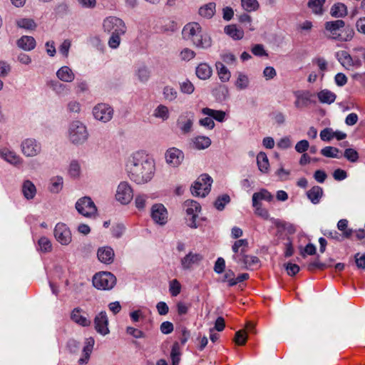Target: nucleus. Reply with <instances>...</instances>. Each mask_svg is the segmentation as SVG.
<instances>
[{
    "label": "nucleus",
    "mask_w": 365,
    "mask_h": 365,
    "mask_svg": "<svg viewBox=\"0 0 365 365\" xmlns=\"http://www.w3.org/2000/svg\"><path fill=\"white\" fill-rule=\"evenodd\" d=\"M126 170L132 181L139 185L147 183L154 176L155 160L143 151L135 152L128 159Z\"/></svg>",
    "instance_id": "1"
},
{
    "label": "nucleus",
    "mask_w": 365,
    "mask_h": 365,
    "mask_svg": "<svg viewBox=\"0 0 365 365\" xmlns=\"http://www.w3.org/2000/svg\"><path fill=\"white\" fill-rule=\"evenodd\" d=\"M324 29L329 34V38L341 42L351 41L355 34L351 26H345V22L341 19L325 22Z\"/></svg>",
    "instance_id": "2"
},
{
    "label": "nucleus",
    "mask_w": 365,
    "mask_h": 365,
    "mask_svg": "<svg viewBox=\"0 0 365 365\" xmlns=\"http://www.w3.org/2000/svg\"><path fill=\"white\" fill-rule=\"evenodd\" d=\"M68 137L73 144L82 145L88 140V132L83 123L75 120L69 125Z\"/></svg>",
    "instance_id": "3"
},
{
    "label": "nucleus",
    "mask_w": 365,
    "mask_h": 365,
    "mask_svg": "<svg viewBox=\"0 0 365 365\" xmlns=\"http://www.w3.org/2000/svg\"><path fill=\"white\" fill-rule=\"evenodd\" d=\"M273 200V195L266 189H261L259 192H255L252 195V206L255 208V215L262 217L264 220L269 218L268 210L262 207L261 200H266L271 202Z\"/></svg>",
    "instance_id": "4"
},
{
    "label": "nucleus",
    "mask_w": 365,
    "mask_h": 365,
    "mask_svg": "<svg viewBox=\"0 0 365 365\" xmlns=\"http://www.w3.org/2000/svg\"><path fill=\"white\" fill-rule=\"evenodd\" d=\"M212 182V179L209 175H201L190 188L192 194L197 197H205L210 191Z\"/></svg>",
    "instance_id": "5"
},
{
    "label": "nucleus",
    "mask_w": 365,
    "mask_h": 365,
    "mask_svg": "<svg viewBox=\"0 0 365 365\" xmlns=\"http://www.w3.org/2000/svg\"><path fill=\"white\" fill-rule=\"evenodd\" d=\"M116 282L115 277L110 272H99L93 277V286L102 290L111 289Z\"/></svg>",
    "instance_id": "6"
},
{
    "label": "nucleus",
    "mask_w": 365,
    "mask_h": 365,
    "mask_svg": "<svg viewBox=\"0 0 365 365\" xmlns=\"http://www.w3.org/2000/svg\"><path fill=\"white\" fill-rule=\"evenodd\" d=\"M103 27L106 32L116 34H125L127 29L124 21L115 16H109L105 19Z\"/></svg>",
    "instance_id": "7"
},
{
    "label": "nucleus",
    "mask_w": 365,
    "mask_h": 365,
    "mask_svg": "<svg viewBox=\"0 0 365 365\" xmlns=\"http://www.w3.org/2000/svg\"><path fill=\"white\" fill-rule=\"evenodd\" d=\"M336 58L346 69L351 68H359L362 66V61L359 58V55H356V53H354L353 56H351L346 51H339L336 53Z\"/></svg>",
    "instance_id": "8"
},
{
    "label": "nucleus",
    "mask_w": 365,
    "mask_h": 365,
    "mask_svg": "<svg viewBox=\"0 0 365 365\" xmlns=\"http://www.w3.org/2000/svg\"><path fill=\"white\" fill-rule=\"evenodd\" d=\"M183 207L187 215L190 217L187 218V225L191 228H197L198 225L196 223V218L201 210L200 205L195 200H187L185 201Z\"/></svg>",
    "instance_id": "9"
},
{
    "label": "nucleus",
    "mask_w": 365,
    "mask_h": 365,
    "mask_svg": "<svg viewBox=\"0 0 365 365\" xmlns=\"http://www.w3.org/2000/svg\"><path fill=\"white\" fill-rule=\"evenodd\" d=\"M247 247V240L241 239L236 240L232 246V250L234 252L232 259L237 264L243 266L247 255H246Z\"/></svg>",
    "instance_id": "10"
},
{
    "label": "nucleus",
    "mask_w": 365,
    "mask_h": 365,
    "mask_svg": "<svg viewBox=\"0 0 365 365\" xmlns=\"http://www.w3.org/2000/svg\"><path fill=\"white\" fill-rule=\"evenodd\" d=\"M94 118L103 123L110 121L113 115V109L106 103H98L93 108Z\"/></svg>",
    "instance_id": "11"
},
{
    "label": "nucleus",
    "mask_w": 365,
    "mask_h": 365,
    "mask_svg": "<svg viewBox=\"0 0 365 365\" xmlns=\"http://www.w3.org/2000/svg\"><path fill=\"white\" fill-rule=\"evenodd\" d=\"M21 150L26 157H35L41 153V145L34 138H26L21 142Z\"/></svg>",
    "instance_id": "12"
},
{
    "label": "nucleus",
    "mask_w": 365,
    "mask_h": 365,
    "mask_svg": "<svg viewBox=\"0 0 365 365\" xmlns=\"http://www.w3.org/2000/svg\"><path fill=\"white\" fill-rule=\"evenodd\" d=\"M150 216L154 222L160 226H163L168 222V212L163 204H154L151 207Z\"/></svg>",
    "instance_id": "13"
},
{
    "label": "nucleus",
    "mask_w": 365,
    "mask_h": 365,
    "mask_svg": "<svg viewBox=\"0 0 365 365\" xmlns=\"http://www.w3.org/2000/svg\"><path fill=\"white\" fill-rule=\"evenodd\" d=\"M76 208L80 214L85 217H91L97 211L94 202L88 197L79 199L76 203Z\"/></svg>",
    "instance_id": "14"
},
{
    "label": "nucleus",
    "mask_w": 365,
    "mask_h": 365,
    "mask_svg": "<svg viewBox=\"0 0 365 365\" xmlns=\"http://www.w3.org/2000/svg\"><path fill=\"white\" fill-rule=\"evenodd\" d=\"M53 233L56 240L62 245H68L72 240L71 230L64 223H58Z\"/></svg>",
    "instance_id": "15"
},
{
    "label": "nucleus",
    "mask_w": 365,
    "mask_h": 365,
    "mask_svg": "<svg viewBox=\"0 0 365 365\" xmlns=\"http://www.w3.org/2000/svg\"><path fill=\"white\" fill-rule=\"evenodd\" d=\"M133 197V190L128 182H121L116 190L115 198L122 204L126 205L129 203Z\"/></svg>",
    "instance_id": "16"
},
{
    "label": "nucleus",
    "mask_w": 365,
    "mask_h": 365,
    "mask_svg": "<svg viewBox=\"0 0 365 365\" xmlns=\"http://www.w3.org/2000/svg\"><path fill=\"white\" fill-rule=\"evenodd\" d=\"M166 163L173 168L178 167L184 159V153L182 150L176 148L168 149L165 153Z\"/></svg>",
    "instance_id": "17"
},
{
    "label": "nucleus",
    "mask_w": 365,
    "mask_h": 365,
    "mask_svg": "<svg viewBox=\"0 0 365 365\" xmlns=\"http://www.w3.org/2000/svg\"><path fill=\"white\" fill-rule=\"evenodd\" d=\"M194 118L192 112H185L179 116L177 125L182 134H187L192 131Z\"/></svg>",
    "instance_id": "18"
},
{
    "label": "nucleus",
    "mask_w": 365,
    "mask_h": 365,
    "mask_svg": "<svg viewBox=\"0 0 365 365\" xmlns=\"http://www.w3.org/2000/svg\"><path fill=\"white\" fill-rule=\"evenodd\" d=\"M201 31L202 28L198 23L191 22L184 26L182 35L184 39L191 41L194 45Z\"/></svg>",
    "instance_id": "19"
},
{
    "label": "nucleus",
    "mask_w": 365,
    "mask_h": 365,
    "mask_svg": "<svg viewBox=\"0 0 365 365\" xmlns=\"http://www.w3.org/2000/svg\"><path fill=\"white\" fill-rule=\"evenodd\" d=\"M94 325L96 331L101 335L109 334L108 319L105 311L98 313L94 318Z\"/></svg>",
    "instance_id": "20"
},
{
    "label": "nucleus",
    "mask_w": 365,
    "mask_h": 365,
    "mask_svg": "<svg viewBox=\"0 0 365 365\" xmlns=\"http://www.w3.org/2000/svg\"><path fill=\"white\" fill-rule=\"evenodd\" d=\"M97 257L101 262L105 264H110L114 261V250L109 246L101 247L97 250Z\"/></svg>",
    "instance_id": "21"
},
{
    "label": "nucleus",
    "mask_w": 365,
    "mask_h": 365,
    "mask_svg": "<svg viewBox=\"0 0 365 365\" xmlns=\"http://www.w3.org/2000/svg\"><path fill=\"white\" fill-rule=\"evenodd\" d=\"M296 98L294 106L297 109L307 107L311 103L312 95L307 91H297L294 93Z\"/></svg>",
    "instance_id": "22"
},
{
    "label": "nucleus",
    "mask_w": 365,
    "mask_h": 365,
    "mask_svg": "<svg viewBox=\"0 0 365 365\" xmlns=\"http://www.w3.org/2000/svg\"><path fill=\"white\" fill-rule=\"evenodd\" d=\"M203 259V256L198 253L190 252L180 260L183 269H190L193 265L198 264Z\"/></svg>",
    "instance_id": "23"
},
{
    "label": "nucleus",
    "mask_w": 365,
    "mask_h": 365,
    "mask_svg": "<svg viewBox=\"0 0 365 365\" xmlns=\"http://www.w3.org/2000/svg\"><path fill=\"white\" fill-rule=\"evenodd\" d=\"M0 156L5 161L14 165H20L23 162L22 158L15 151L7 148L0 150Z\"/></svg>",
    "instance_id": "24"
},
{
    "label": "nucleus",
    "mask_w": 365,
    "mask_h": 365,
    "mask_svg": "<svg viewBox=\"0 0 365 365\" xmlns=\"http://www.w3.org/2000/svg\"><path fill=\"white\" fill-rule=\"evenodd\" d=\"M16 45L24 51H30L35 48L36 41L33 36H22L17 40Z\"/></svg>",
    "instance_id": "25"
},
{
    "label": "nucleus",
    "mask_w": 365,
    "mask_h": 365,
    "mask_svg": "<svg viewBox=\"0 0 365 365\" xmlns=\"http://www.w3.org/2000/svg\"><path fill=\"white\" fill-rule=\"evenodd\" d=\"M21 192L26 200H32L36 196V187L31 180H26L22 183Z\"/></svg>",
    "instance_id": "26"
},
{
    "label": "nucleus",
    "mask_w": 365,
    "mask_h": 365,
    "mask_svg": "<svg viewBox=\"0 0 365 365\" xmlns=\"http://www.w3.org/2000/svg\"><path fill=\"white\" fill-rule=\"evenodd\" d=\"M324 191L322 187L318 185L313 186L310 190L307 192V198L314 205L319 204L322 196Z\"/></svg>",
    "instance_id": "27"
},
{
    "label": "nucleus",
    "mask_w": 365,
    "mask_h": 365,
    "mask_svg": "<svg viewBox=\"0 0 365 365\" xmlns=\"http://www.w3.org/2000/svg\"><path fill=\"white\" fill-rule=\"evenodd\" d=\"M56 76L60 81L66 83L72 82L75 78L74 73L66 66L60 68L56 72Z\"/></svg>",
    "instance_id": "28"
},
{
    "label": "nucleus",
    "mask_w": 365,
    "mask_h": 365,
    "mask_svg": "<svg viewBox=\"0 0 365 365\" xmlns=\"http://www.w3.org/2000/svg\"><path fill=\"white\" fill-rule=\"evenodd\" d=\"M348 14L347 6L341 2L334 4L330 9V14L334 18H343Z\"/></svg>",
    "instance_id": "29"
},
{
    "label": "nucleus",
    "mask_w": 365,
    "mask_h": 365,
    "mask_svg": "<svg viewBox=\"0 0 365 365\" xmlns=\"http://www.w3.org/2000/svg\"><path fill=\"white\" fill-rule=\"evenodd\" d=\"M82 309L80 308H75L71 315V319L76 324L82 327H88L91 324V321L84 315L81 314Z\"/></svg>",
    "instance_id": "30"
},
{
    "label": "nucleus",
    "mask_w": 365,
    "mask_h": 365,
    "mask_svg": "<svg viewBox=\"0 0 365 365\" xmlns=\"http://www.w3.org/2000/svg\"><path fill=\"white\" fill-rule=\"evenodd\" d=\"M195 73L200 79L207 80L211 77L212 70L207 63H201L197 66Z\"/></svg>",
    "instance_id": "31"
},
{
    "label": "nucleus",
    "mask_w": 365,
    "mask_h": 365,
    "mask_svg": "<svg viewBox=\"0 0 365 365\" xmlns=\"http://www.w3.org/2000/svg\"><path fill=\"white\" fill-rule=\"evenodd\" d=\"M192 147L197 150H204L211 145V140L209 137L199 135L192 139Z\"/></svg>",
    "instance_id": "32"
},
{
    "label": "nucleus",
    "mask_w": 365,
    "mask_h": 365,
    "mask_svg": "<svg viewBox=\"0 0 365 365\" xmlns=\"http://www.w3.org/2000/svg\"><path fill=\"white\" fill-rule=\"evenodd\" d=\"M225 33L234 40H240L244 36V31L239 29L235 24H231L225 27Z\"/></svg>",
    "instance_id": "33"
},
{
    "label": "nucleus",
    "mask_w": 365,
    "mask_h": 365,
    "mask_svg": "<svg viewBox=\"0 0 365 365\" xmlns=\"http://www.w3.org/2000/svg\"><path fill=\"white\" fill-rule=\"evenodd\" d=\"M194 45L197 48L207 49L212 46L211 37L207 34L201 31Z\"/></svg>",
    "instance_id": "34"
},
{
    "label": "nucleus",
    "mask_w": 365,
    "mask_h": 365,
    "mask_svg": "<svg viewBox=\"0 0 365 365\" xmlns=\"http://www.w3.org/2000/svg\"><path fill=\"white\" fill-rule=\"evenodd\" d=\"M202 113L211 117L212 118L216 120L218 122H223L225 120V112L222 110H217L211 109L209 108H204L202 109Z\"/></svg>",
    "instance_id": "35"
},
{
    "label": "nucleus",
    "mask_w": 365,
    "mask_h": 365,
    "mask_svg": "<svg viewBox=\"0 0 365 365\" xmlns=\"http://www.w3.org/2000/svg\"><path fill=\"white\" fill-rule=\"evenodd\" d=\"M317 97L321 103L331 104L335 101L336 96L334 93L324 89L317 93Z\"/></svg>",
    "instance_id": "36"
},
{
    "label": "nucleus",
    "mask_w": 365,
    "mask_h": 365,
    "mask_svg": "<svg viewBox=\"0 0 365 365\" xmlns=\"http://www.w3.org/2000/svg\"><path fill=\"white\" fill-rule=\"evenodd\" d=\"M215 66L220 80L224 83L227 82L231 77V73L227 68L220 61L216 62Z\"/></svg>",
    "instance_id": "37"
},
{
    "label": "nucleus",
    "mask_w": 365,
    "mask_h": 365,
    "mask_svg": "<svg viewBox=\"0 0 365 365\" xmlns=\"http://www.w3.org/2000/svg\"><path fill=\"white\" fill-rule=\"evenodd\" d=\"M325 1L326 0H309L307 6L313 14L321 16L324 14L323 6Z\"/></svg>",
    "instance_id": "38"
},
{
    "label": "nucleus",
    "mask_w": 365,
    "mask_h": 365,
    "mask_svg": "<svg viewBox=\"0 0 365 365\" xmlns=\"http://www.w3.org/2000/svg\"><path fill=\"white\" fill-rule=\"evenodd\" d=\"M257 163L259 170L264 173H267L269 170V160L264 152H260L257 155Z\"/></svg>",
    "instance_id": "39"
},
{
    "label": "nucleus",
    "mask_w": 365,
    "mask_h": 365,
    "mask_svg": "<svg viewBox=\"0 0 365 365\" xmlns=\"http://www.w3.org/2000/svg\"><path fill=\"white\" fill-rule=\"evenodd\" d=\"M215 3H208L199 9V14L202 17L210 19L215 14Z\"/></svg>",
    "instance_id": "40"
},
{
    "label": "nucleus",
    "mask_w": 365,
    "mask_h": 365,
    "mask_svg": "<svg viewBox=\"0 0 365 365\" xmlns=\"http://www.w3.org/2000/svg\"><path fill=\"white\" fill-rule=\"evenodd\" d=\"M16 26L26 30H35L37 27L36 23L30 18H21L16 21Z\"/></svg>",
    "instance_id": "41"
},
{
    "label": "nucleus",
    "mask_w": 365,
    "mask_h": 365,
    "mask_svg": "<svg viewBox=\"0 0 365 365\" xmlns=\"http://www.w3.org/2000/svg\"><path fill=\"white\" fill-rule=\"evenodd\" d=\"M153 116H155L157 118H160L163 120H168L170 117L168 108L162 104L159 105L154 110Z\"/></svg>",
    "instance_id": "42"
},
{
    "label": "nucleus",
    "mask_w": 365,
    "mask_h": 365,
    "mask_svg": "<svg viewBox=\"0 0 365 365\" xmlns=\"http://www.w3.org/2000/svg\"><path fill=\"white\" fill-rule=\"evenodd\" d=\"M63 180L61 176H56L51 179L49 190L53 193L59 192L63 188Z\"/></svg>",
    "instance_id": "43"
},
{
    "label": "nucleus",
    "mask_w": 365,
    "mask_h": 365,
    "mask_svg": "<svg viewBox=\"0 0 365 365\" xmlns=\"http://www.w3.org/2000/svg\"><path fill=\"white\" fill-rule=\"evenodd\" d=\"M348 227V220L346 219L340 220L337 223V228L342 232V235L344 238L349 239L353 234V230L351 229L347 228Z\"/></svg>",
    "instance_id": "44"
},
{
    "label": "nucleus",
    "mask_w": 365,
    "mask_h": 365,
    "mask_svg": "<svg viewBox=\"0 0 365 365\" xmlns=\"http://www.w3.org/2000/svg\"><path fill=\"white\" fill-rule=\"evenodd\" d=\"M170 357L172 359V365H178L180 361V348L178 342L173 344Z\"/></svg>",
    "instance_id": "45"
},
{
    "label": "nucleus",
    "mask_w": 365,
    "mask_h": 365,
    "mask_svg": "<svg viewBox=\"0 0 365 365\" xmlns=\"http://www.w3.org/2000/svg\"><path fill=\"white\" fill-rule=\"evenodd\" d=\"M340 150L332 146H327L321 150V154L327 158H340Z\"/></svg>",
    "instance_id": "46"
},
{
    "label": "nucleus",
    "mask_w": 365,
    "mask_h": 365,
    "mask_svg": "<svg viewBox=\"0 0 365 365\" xmlns=\"http://www.w3.org/2000/svg\"><path fill=\"white\" fill-rule=\"evenodd\" d=\"M49 86L58 95L67 93L68 91L66 85L57 81H51Z\"/></svg>",
    "instance_id": "47"
},
{
    "label": "nucleus",
    "mask_w": 365,
    "mask_h": 365,
    "mask_svg": "<svg viewBox=\"0 0 365 365\" xmlns=\"http://www.w3.org/2000/svg\"><path fill=\"white\" fill-rule=\"evenodd\" d=\"M135 75L140 82L145 83L150 78V72L146 66H141L136 71Z\"/></svg>",
    "instance_id": "48"
},
{
    "label": "nucleus",
    "mask_w": 365,
    "mask_h": 365,
    "mask_svg": "<svg viewBox=\"0 0 365 365\" xmlns=\"http://www.w3.org/2000/svg\"><path fill=\"white\" fill-rule=\"evenodd\" d=\"M241 5L248 12L256 11L259 6L257 0H241Z\"/></svg>",
    "instance_id": "49"
},
{
    "label": "nucleus",
    "mask_w": 365,
    "mask_h": 365,
    "mask_svg": "<svg viewBox=\"0 0 365 365\" xmlns=\"http://www.w3.org/2000/svg\"><path fill=\"white\" fill-rule=\"evenodd\" d=\"M163 96L165 100L173 101L178 96L177 91L171 86H167L163 88Z\"/></svg>",
    "instance_id": "50"
},
{
    "label": "nucleus",
    "mask_w": 365,
    "mask_h": 365,
    "mask_svg": "<svg viewBox=\"0 0 365 365\" xmlns=\"http://www.w3.org/2000/svg\"><path fill=\"white\" fill-rule=\"evenodd\" d=\"M68 173L72 178H78L81 174V165L77 160H72L69 165Z\"/></svg>",
    "instance_id": "51"
},
{
    "label": "nucleus",
    "mask_w": 365,
    "mask_h": 365,
    "mask_svg": "<svg viewBox=\"0 0 365 365\" xmlns=\"http://www.w3.org/2000/svg\"><path fill=\"white\" fill-rule=\"evenodd\" d=\"M230 197L227 194L219 196L215 202V207L218 210H222L226 204L229 203Z\"/></svg>",
    "instance_id": "52"
},
{
    "label": "nucleus",
    "mask_w": 365,
    "mask_h": 365,
    "mask_svg": "<svg viewBox=\"0 0 365 365\" xmlns=\"http://www.w3.org/2000/svg\"><path fill=\"white\" fill-rule=\"evenodd\" d=\"M88 43L98 51L103 52L104 45L98 36H91L88 39Z\"/></svg>",
    "instance_id": "53"
},
{
    "label": "nucleus",
    "mask_w": 365,
    "mask_h": 365,
    "mask_svg": "<svg viewBox=\"0 0 365 365\" xmlns=\"http://www.w3.org/2000/svg\"><path fill=\"white\" fill-rule=\"evenodd\" d=\"M235 86L240 90L247 88L249 86L248 77L245 74L240 73L236 81Z\"/></svg>",
    "instance_id": "54"
},
{
    "label": "nucleus",
    "mask_w": 365,
    "mask_h": 365,
    "mask_svg": "<svg viewBox=\"0 0 365 365\" xmlns=\"http://www.w3.org/2000/svg\"><path fill=\"white\" fill-rule=\"evenodd\" d=\"M344 156L351 163L357 162L359 158L358 152L353 148H346L344 150Z\"/></svg>",
    "instance_id": "55"
},
{
    "label": "nucleus",
    "mask_w": 365,
    "mask_h": 365,
    "mask_svg": "<svg viewBox=\"0 0 365 365\" xmlns=\"http://www.w3.org/2000/svg\"><path fill=\"white\" fill-rule=\"evenodd\" d=\"M38 245L40 250L44 252H48L51 251L52 245L51 241L46 237H41L38 242Z\"/></svg>",
    "instance_id": "56"
},
{
    "label": "nucleus",
    "mask_w": 365,
    "mask_h": 365,
    "mask_svg": "<svg viewBox=\"0 0 365 365\" xmlns=\"http://www.w3.org/2000/svg\"><path fill=\"white\" fill-rule=\"evenodd\" d=\"M195 52L190 48H185L180 53V58L182 61H189L194 58L195 56Z\"/></svg>",
    "instance_id": "57"
},
{
    "label": "nucleus",
    "mask_w": 365,
    "mask_h": 365,
    "mask_svg": "<svg viewBox=\"0 0 365 365\" xmlns=\"http://www.w3.org/2000/svg\"><path fill=\"white\" fill-rule=\"evenodd\" d=\"M123 34H111L110 37L109 38L108 44L110 48L113 49L117 48L120 43V36Z\"/></svg>",
    "instance_id": "58"
},
{
    "label": "nucleus",
    "mask_w": 365,
    "mask_h": 365,
    "mask_svg": "<svg viewBox=\"0 0 365 365\" xmlns=\"http://www.w3.org/2000/svg\"><path fill=\"white\" fill-rule=\"evenodd\" d=\"M169 290L173 297L178 296L181 291V285L177 279H173L170 282Z\"/></svg>",
    "instance_id": "59"
},
{
    "label": "nucleus",
    "mask_w": 365,
    "mask_h": 365,
    "mask_svg": "<svg viewBox=\"0 0 365 365\" xmlns=\"http://www.w3.org/2000/svg\"><path fill=\"white\" fill-rule=\"evenodd\" d=\"M323 235L329 238V239H332V240H334L337 242H341L344 237V236L339 233L336 230H324L323 232Z\"/></svg>",
    "instance_id": "60"
},
{
    "label": "nucleus",
    "mask_w": 365,
    "mask_h": 365,
    "mask_svg": "<svg viewBox=\"0 0 365 365\" xmlns=\"http://www.w3.org/2000/svg\"><path fill=\"white\" fill-rule=\"evenodd\" d=\"M235 341L240 346L245 344L247 341V332L245 330H240L235 333Z\"/></svg>",
    "instance_id": "61"
},
{
    "label": "nucleus",
    "mask_w": 365,
    "mask_h": 365,
    "mask_svg": "<svg viewBox=\"0 0 365 365\" xmlns=\"http://www.w3.org/2000/svg\"><path fill=\"white\" fill-rule=\"evenodd\" d=\"M148 199V196L147 195L140 194L138 195L135 199V206L138 210L144 209L145 206L146 201Z\"/></svg>",
    "instance_id": "62"
},
{
    "label": "nucleus",
    "mask_w": 365,
    "mask_h": 365,
    "mask_svg": "<svg viewBox=\"0 0 365 365\" xmlns=\"http://www.w3.org/2000/svg\"><path fill=\"white\" fill-rule=\"evenodd\" d=\"M194 90V85L188 80L180 83V91L184 93L191 94L193 93Z\"/></svg>",
    "instance_id": "63"
},
{
    "label": "nucleus",
    "mask_w": 365,
    "mask_h": 365,
    "mask_svg": "<svg viewBox=\"0 0 365 365\" xmlns=\"http://www.w3.org/2000/svg\"><path fill=\"white\" fill-rule=\"evenodd\" d=\"M259 263V259L257 257L247 255L243 267L245 268H250L251 267L257 265Z\"/></svg>",
    "instance_id": "64"
}]
</instances>
